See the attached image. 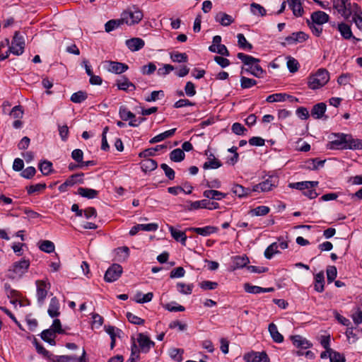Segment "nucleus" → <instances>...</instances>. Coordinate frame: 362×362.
<instances>
[{"label": "nucleus", "mask_w": 362, "mask_h": 362, "mask_svg": "<svg viewBox=\"0 0 362 362\" xmlns=\"http://www.w3.org/2000/svg\"><path fill=\"white\" fill-rule=\"evenodd\" d=\"M334 139L327 144L329 149H361L362 140L353 139L351 135L338 134L334 135Z\"/></svg>", "instance_id": "1"}, {"label": "nucleus", "mask_w": 362, "mask_h": 362, "mask_svg": "<svg viewBox=\"0 0 362 362\" xmlns=\"http://www.w3.org/2000/svg\"><path fill=\"white\" fill-rule=\"evenodd\" d=\"M237 57L245 66H247V68L244 69L246 72L257 78H262L263 76L265 71L259 65V62H260L259 59L242 52L238 53Z\"/></svg>", "instance_id": "2"}, {"label": "nucleus", "mask_w": 362, "mask_h": 362, "mask_svg": "<svg viewBox=\"0 0 362 362\" xmlns=\"http://www.w3.org/2000/svg\"><path fill=\"white\" fill-rule=\"evenodd\" d=\"M329 80V74L325 69H319L308 77V86L312 90L319 89L326 85Z\"/></svg>", "instance_id": "3"}, {"label": "nucleus", "mask_w": 362, "mask_h": 362, "mask_svg": "<svg viewBox=\"0 0 362 362\" xmlns=\"http://www.w3.org/2000/svg\"><path fill=\"white\" fill-rule=\"evenodd\" d=\"M334 8L344 18H349L352 14L360 11L357 4H351L350 0H333Z\"/></svg>", "instance_id": "4"}, {"label": "nucleus", "mask_w": 362, "mask_h": 362, "mask_svg": "<svg viewBox=\"0 0 362 362\" xmlns=\"http://www.w3.org/2000/svg\"><path fill=\"white\" fill-rule=\"evenodd\" d=\"M134 11L127 9L121 14V20L123 23L128 25L138 24L143 18V13L138 8L134 7Z\"/></svg>", "instance_id": "5"}, {"label": "nucleus", "mask_w": 362, "mask_h": 362, "mask_svg": "<svg viewBox=\"0 0 362 362\" xmlns=\"http://www.w3.org/2000/svg\"><path fill=\"white\" fill-rule=\"evenodd\" d=\"M30 266L29 260L21 259L13 264L8 269V276L10 279L21 278L25 272H27Z\"/></svg>", "instance_id": "6"}, {"label": "nucleus", "mask_w": 362, "mask_h": 362, "mask_svg": "<svg viewBox=\"0 0 362 362\" xmlns=\"http://www.w3.org/2000/svg\"><path fill=\"white\" fill-rule=\"evenodd\" d=\"M37 287V300L40 306L45 303L48 291L50 289V284L44 280H37L35 282Z\"/></svg>", "instance_id": "7"}, {"label": "nucleus", "mask_w": 362, "mask_h": 362, "mask_svg": "<svg viewBox=\"0 0 362 362\" xmlns=\"http://www.w3.org/2000/svg\"><path fill=\"white\" fill-rule=\"evenodd\" d=\"M189 206L188 210H197L199 209H206L209 210L217 209L220 208L219 204L216 202H210L208 199H202L200 201L189 202Z\"/></svg>", "instance_id": "8"}, {"label": "nucleus", "mask_w": 362, "mask_h": 362, "mask_svg": "<svg viewBox=\"0 0 362 362\" xmlns=\"http://www.w3.org/2000/svg\"><path fill=\"white\" fill-rule=\"evenodd\" d=\"M25 42L23 37L19 35L18 32H16L13 36L11 45L9 47L10 52L19 56L24 52Z\"/></svg>", "instance_id": "9"}, {"label": "nucleus", "mask_w": 362, "mask_h": 362, "mask_svg": "<svg viewBox=\"0 0 362 362\" xmlns=\"http://www.w3.org/2000/svg\"><path fill=\"white\" fill-rule=\"evenodd\" d=\"M123 272L122 267L118 264H113L106 271L104 279L107 282H114L117 280Z\"/></svg>", "instance_id": "10"}, {"label": "nucleus", "mask_w": 362, "mask_h": 362, "mask_svg": "<svg viewBox=\"0 0 362 362\" xmlns=\"http://www.w3.org/2000/svg\"><path fill=\"white\" fill-rule=\"evenodd\" d=\"M83 175L84 174L82 173L71 175L64 183H62L59 187V190L61 192H64L67 191L69 187H72L77 183H83Z\"/></svg>", "instance_id": "11"}, {"label": "nucleus", "mask_w": 362, "mask_h": 362, "mask_svg": "<svg viewBox=\"0 0 362 362\" xmlns=\"http://www.w3.org/2000/svg\"><path fill=\"white\" fill-rule=\"evenodd\" d=\"M137 342L139 346V353H148L151 347L154 346V341H151L150 338L143 333H139L137 335Z\"/></svg>", "instance_id": "12"}, {"label": "nucleus", "mask_w": 362, "mask_h": 362, "mask_svg": "<svg viewBox=\"0 0 362 362\" xmlns=\"http://www.w3.org/2000/svg\"><path fill=\"white\" fill-rule=\"evenodd\" d=\"M276 187V178L270 177L265 181L256 185L252 188V192H269Z\"/></svg>", "instance_id": "13"}, {"label": "nucleus", "mask_w": 362, "mask_h": 362, "mask_svg": "<svg viewBox=\"0 0 362 362\" xmlns=\"http://www.w3.org/2000/svg\"><path fill=\"white\" fill-rule=\"evenodd\" d=\"M308 38V35L304 32L293 33L291 35L285 37V42H281L283 46L286 45H293L305 42Z\"/></svg>", "instance_id": "14"}, {"label": "nucleus", "mask_w": 362, "mask_h": 362, "mask_svg": "<svg viewBox=\"0 0 362 362\" xmlns=\"http://www.w3.org/2000/svg\"><path fill=\"white\" fill-rule=\"evenodd\" d=\"M86 351L83 349L81 356L80 357H77L74 355L57 356L54 360V362H86Z\"/></svg>", "instance_id": "15"}, {"label": "nucleus", "mask_w": 362, "mask_h": 362, "mask_svg": "<svg viewBox=\"0 0 362 362\" xmlns=\"http://www.w3.org/2000/svg\"><path fill=\"white\" fill-rule=\"evenodd\" d=\"M107 63L108 64L107 70L116 74H122L129 69L126 64L122 62L108 61Z\"/></svg>", "instance_id": "16"}, {"label": "nucleus", "mask_w": 362, "mask_h": 362, "mask_svg": "<svg viewBox=\"0 0 362 362\" xmlns=\"http://www.w3.org/2000/svg\"><path fill=\"white\" fill-rule=\"evenodd\" d=\"M158 228L157 223H148V224H137L133 226L129 230L130 235H135L139 230L144 231H156Z\"/></svg>", "instance_id": "17"}, {"label": "nucleus", "mask_w": 362, "mask_h": 362, "mask_svg": "<svg viewBox=\"0 0 362 362\" xmlns=\"http://www.w3.org/2000/svg\"><path fill=\"white\" fill-rule=\"evenodd\" d=\"M317 185V181H303L290 183L288 187L292 189H296L305 192L307 189L315 187Z\"/></svg>", "instance_id": "18"}, {"label": "nucleus", "mask_w": 362, "mask_h": 362, "mask_svg": "<svg viewBox=\"0 0 362 362\" xmlns=\"http://www.w3.org/2000/svg\"><path fill=\"white\" fill-rule=\"evenodd\" d=\"M125 45L132 52H136L144 47L145 42L141 38L132 37L127 40Z\"/></svg>", "instance_id": "19"}, {"label": "nucleus", "mask_w": 362, "mask_h": 362, "mask_svg": "<svg viewBox=\"0 0 362 362\" xmlns=\"http://www.w3.org/2000/svg\"><path fill=\"white\" fill-rule=\"evenodd\" d=\"M291 339L295 346L300 349H309L313 346V344L300 335L291 336Z\"/></svg>", "instance_id": "20"}, {"label": "nucleus", "mask_w": 362, "mask_h": 362, "mask_svg": "<svg viewBox=\"0 0 362 362\" xmlns=\"http://www.w3.org/2000/svg\"><path fill=\"white\" fill-rule=\"evenodd\" d=\"M187 230L192 231L202 236H208L218 231V228L212 226H207L203 228H189Z\"/></svg>", "instance_id": "21"}, {"label": "nucleus", "mask_w": 362, "mask_h": 362, "mask_svg": "<svg viewBox=\"0 0 362 362\" xmlns=\"http://www.w3.org/2000/svg\"><path fill=\"white\" fill-rule=\"evenodd\" d=\"M169 231L172 237L177 242H180L183 246L186 245L187 235L184 231L177 230L173 226H168Z\"/></svg>", "instance_id": "22"}, {"label": "nucleus", "mask_w": 362, "mask_h": 362, "mask_svg": "<svg viewBox=\"0 0 362 362\" xmlns=\"http://www.w3.org/2000/svg\"><path fill=\"white\" fill-rule=\"evenodd\" d=\"M338 30L344 39L349 40L353 38L355 41H359L358 38L353 36L351 27L346 23H341L338 24Z\"/></svg>", "instance_id": "23"}, {"label": "nucleus", "mask_w": 362, "mask_h": 362, "mask_svg": "<svg viewBox=\"0 0 362 362\" xmlns=\"http://www.w3.org/2000/svg\"><path fill=\"white\" fill-rule=\"evenodd\" d=\"M329 18V15L321 11L313 12L311 15L313 23L317 25H322L327 23Z\"/></svg>", "instance_id": "24"}, {"label": "nucleus", "mask_w": 362, "mask_h": 362, "mask_svg": "<svg viewBox=\"0 0 362 362\" xmlns=\"http://www.w3.org/2000/svg\"><path fill=\"white\" fill-rule=\"evenodd\" d=\"M59 309V300L56 296L51 298L49 308L47 310L48 315L51 317H56L60 315Z\"/></svg>", "instance_id": "25"}, {"label": "nucleus", "mask_w": 362, "mask_h": 362, "mask_svg": "<svg viewBox=\"0 0 362 362\" xmlns=\"http://www.w3.org/2000/svg\"><path fill=\"white\" fill-rule=\"evenodd\" d=\"M326 108V104L324 103L315 105L311 110V116L315 119H321L325 113Z\"/></svg>", "instance_id": "26"}, {"label": "nucleus", "mask_w": 362, "mask_h": 362, "mask_svg": "<svg viewBox=\"0 0 362 362\" xmlns=\"http://www.w3.org/2000/svg\"><path fill=\"white\" fill-rule=\"evenodd\" d=\"M221 165V162L218 159L216 158L213 153H210L208 157V160L203 165V168L204 170L217 169Z\"/></svg>", "instance_id": "27"}, {"label": "nucleus", "mask_w": 362, "mask_h": 362, "mask_svg": "<svg viewBox=\"0 0 362 362\" xmlns=\"http://www.w3.org/2000/svg\"><path fill=\"white\" fill-rule=\"evenodd\" d=\"M288 6L292 10L294 16L298 17L303 14V8L302 7L301 0H287Z\"/></svg>", "instance_id": "28"}, {"label": "nucleus", "mask_w": 362, "mask_h": 362, "mask_svg": "<svg viewBox=\"0 0 362 362\" xmlns=\"http://www.w3.org/2000/svg\"><path fill=\"white\" fill-rule=\"evenodd\" d=\"M244 288L247 293L255 294L259 293L272 292L274 291V288L272 287L262 288L258 286H252L249 284H245Z\"/></svg>", "instance_id": "29"}, {"label": "nucleus", "mask_w": 362, "mask_h": 362, "mask_svg": "<svg viewBox=\"0 0 362 362\" xmlns=\"http://www.w3.org/2000/svg\"><path fill=\"white\" fill-rule=\"evenodd\" d=\"M268 330L274 341L276 343L283 342L284 337L279 332L277 327L274 323H270L269 325Z\"/></svg>", "instance_id": "30"}, {"label": "nucleus", "mask_w": 362, "mask_h": 362, "mask_svg": "<svg viewBox=\"0 0 362 362\" xmlns=\"http://www.w3.org/2000/svg\"><path fill=\"white\" fill-rule=\"evenodd\" d=\"M117 86L118 89L124 91H132L136 89L135 85L126 77H123L122 80H118L117 81Z\"/></svg>", "instance_id": "31"}, {"label": "nucleus", "mask_w": 362, "mask_h": 362, "mask_svg": "<svg viewBox=\"0 0 362 362\" xmlns=\"http://www.w3.org/2000/svg\"><path fill=\"white\" fill-rule=\"evenodd\" d=\"M231 191L238 197H243L250 195L252 192V189L250 188H245L240 185L235 184L233 185Z\"/></svg>", "instance_id": "32"}, {"label": "nucleus", "mask_w": 362, "mask_h": 362, "mask_svg": "<svg viewBox=\"0 0 362 362\" xmlns=\"http://www.w3.org/2000/svg\"><path fill=\"white\" fill-rule=\"evenodd\" d=\"M105 331L111 338L110 349H113L115 346L116 337H120V333L122 332L121 329H116L113 326H108L105 328Z\"/></svg>", "instance_id": "33"}, {"label": "nucleus", "mask_w": 362, "mask_h": 362, "mask_svg": "<svg viewBox=\"0 0 362 362\" xmlns=\"http://www.w3.org/2000/svg\"><path fill=\"white\" fill-rule=\"evenodd\" d=\"M203 195L206 199L214 200H221L227 196L226 194L214 189L205 190Z\"/></svg>", "instance_id": "34"}, {"label": "nucleus", "mask_w": 362, "mask_h": 362, "mask_svg": "<svg viewBox=\"0 0 362 362\" xmlns=\"http://www.w3.org/2000/svg\"><path fill=\"white\" fill-rule=\"evenodd\" d=\"M215 20L223 26L230 25L234 22V19L231 16L223 12L218 13L215 17Z\"/></svg>", "instance_id": "35"}, {"label": "nucleus", "mask_w": 362, "mask_h": 362, "mask_svg": "<svg viewBox=\"0 0 362 362\" xmlns=\"http://www.w3.org/2000/svg\"><path fill=\"white\" fill-rule=\"evenodd\" d=\"M233 270L243 268L250 262L246 255L235 256L233 257Z\"/></svg>", "instance_id": "36"}, {"label": "nucleus", "mask_w": 362, "mask_h": 362, "mask_svg": "<svg viewBox=\"0 0 362 362\" xmlns=\"http://www.w3.org/2000/svg\"><path fill=\"white\" fill-rule=\"evenodd\" d=\"M175 131H176L175 128L165 131V132H164L161 134H159L156 135V136L153 137L149 141V142L151 144H155V143L163 141L164 139L172 136L175 134Z\"/></svg>", "instance_id": "37"}, {"label": "nucleus", "mask_w": 362, "mask_h": 362, "mask_svg": "<svg viewBox=\"0 0 362 362\" xmlns=\"http://www.w3.org/2000/svg\"><path fill=\"white\" fill-rule=\"evenodd\" d=\"M315 290L319 293L324 291L325 276L323 272L317 273L315 276Z\"/></svg>", "instance_id": "38"}, {"label": "nucleus", "mask_w": 362, "mask_h": 362, "mask_svg": "<svg viewBox=\"0 0 362 362\" xmlns=\"http://www.w3.org/2000/svg\"><path fill=\"white\" fill-rule=\"evenodd\" d=\"M78 194L83 197L93 199L97 197L98 192L93 189L79 187L78 189Z\"/></svg>", "instance_id": "39"}, {"label": "nucleus", "mask_w": 362, "mask_h": 362, "mask_svg": "<svg viewBox=\"0 0 362 362\" xmlns=\"http://www.w3.org/2000/svg\"><path fill=\"white\" fill-rule=\"evenodd\" d=\"M55 332L54 331L47 329L41 333V338L45 341L49 343L50 345H55V341L53 339V337H55Z\"/></svg>", "instance_id": "40"}, {"label": "nucleus", "mask_w": 362, "mask_h": 362, "mask_svg": "<svg viewBox=\"0 0 362 362\" xmlns=\"http://www.w3.org/2000/svg\"><path fill=\"white\" fill-rule=\"evenodd\" d=\"M157 167V162L151 158H146L141 163V169L144 172L154 170Z\"/></svg>", "instance_id": "41"}, {"label": "nucleus", "mask_w": 362, "mask_h": 362, "mask_svg": "<svg viewBox=\"0 0 362 362\" xmlns=\"http://www.w3.org/2000/svg\"><path fill=\"white\" fill-rule=\"evenodd\" d=\"M132 346H131V356L126 362H136V360L139 358V349L136 346L135 339L132 337Z\"/></svg>", "instance_id": "42"}, {"label": "nucleus", "mask_w": 362, "mask_h": 362, "mask_svg": "<svg viewBox=\"0 0 362 362\" xmlns=\"http://www.w3.org/2000/svg\"><path fill=\"white\" fill-rule=\"evenodd\" d=\"M286 98H289L293 100V96L288 95L286 93H274L269 95L266 101L268 103L281 102L286 100Z\"/></svg>", "instance_id": "43"}, {"label": "nucleus", "mask_w": 362, "mask_h": 362, "mask_svg": "<svg viewBox=\"0 0 362 362\" xmlns=\"http://www.w3.org/2000/svg\"><path fill=\"white\" fill-rule=\"evenodd\" d=\"M119 115L123 121L132 120L135 115L129 111L126 107L121 106L119 110Z\"/></svg>", "instance_id": "44"}, {"label": "nucleus", "mask_w": 362, "mask_h": 362, "mask_svg": "<svg viewBox=\"0 0 362 362\" xmlns=\"http://www.w3.org/2000/svg\"><path fill=\"white\" fill-rule=\"evenodd\" d=\"M185 153L180 148H175L170 153V158L174 162H180L185 159Z\"/></svg>", "instance_id": "45"}, {"label": "nucleus", "mask_w": 362, "mask_h": 362, "mask_svg": "<svg viewBox=\"0 0 362 362\" xmlns=\"http://www.w3.org/2000/svg\"><path fill=\"white\" fill-rule=\"evenodd\" d=\"M237 38H238V46L241 49H245V50H251L252 49L253 47H252V44H250V42H248L247 41V40L243 34H242V33L238 34Z\"/></svg>", "instance_id": "46"}, {"label": "nucleus", "mask_w": 362, "mask_h": 362, "mask_svg": "<svg viewBox=\"0 0 362 362\" xmlns=\"http://www.w3.org/2000/svg\"><path fill=\"white\" fill-rule=\"evenodd\" d=\"M88 98V95L86 92L79 90L73 93L71 96V101L74 103H81L86 100Z\"/></svg>", "instance_id": "47"}, {"label": "nucleus", "mask_w": 362, "mask_h": 362, "mask_svg": "<svg viewBox=\"0 0 362 362\" xmlns=\"http://www.w3.org/2000/svg\"><path fill=\"white\" fill-rule=\"evenodd\" d=\"M39 248L40 250L51 253L54 251V244L50 240H42L40 243Z\"/></svg>", "instance_id": "48"}, {"label": "nucleus", "mask_w": 362, "mask_h": 362, "mask_svg": "<svg viewBox=\"0 0 362 362\" xmlns=\"http://www.w3.org/2000/svg\"><path fill=\"white\" fill-rule=\"evenodd\" d=\"M279 245L276 243H272L269 246L267 247V249L264 251V257L270 259L272 258V257L275 255L279 253L278 250Z\"/></svg>", "instance_id": "49"}, {"label": "nucleus", "mask_w": 362, "mask_h": 362, "mask_svg": "<svg viewBox=\"0 0 362 362\" xmlns=\"http://www.w3.org/2000/svg\"><path fill=\"white\" fill-rule=\"evenodd\" d=\"M209 51L214 53H218L222 56H229V52L227 47L224 45H220L218 46L211 45L209 47Z\"/></svg>", "instance_id": "50"}, {"label": "nucleus", "mask_w": 362, "mask_h": 362, "mask_svg": "<svg viewBox=\"0 0 362 362\" xmlns=\"http://www.w3.org/2000/svg\"><path fill=\"white\" fill-rule=\"evenodd\" d=\"M117 255L118 257V260L125 261L128 259L129 256V249L127 246H123L117 248L116 250Z\"/></svg>", "instance_id": "51"}, {"label": "nucleus", "mask_w": 362, "mask_h": 362, "mask_svg": "<svg viewBox=\"0 0 362 362\" xmlns=\"http://www.w3.org/2000/svg\"><path fill=\"white\" fill-rule=\"evenodd\" d=\"M325 160H320L318 158H313L307 162L308 168L313 170H316L319 168L323 167Z\"/></svg>", "instance_id": "52"}, {"label": "nucleus", "mask_w": 362, "mask_h": 362, "mask_svg": "<svg viewBox=\"0 0 362 362\" xmlns=\"http://www.w3.org/2000/svg\"><path fill=\"white\" fill-rule=\"evenodd\" d=\"M170 59L174 62H187L188 57L186 53H180L178 52H174L170 53Z\"/></svg>", "instance_id": "53"}, {"label": "nucleus", "mask_w": 362, "mask_h": 362, "mask_svg": "<svg viewBox=\"0 0 362 362\" xmlns=\"http://www.w3.org/2000/svg\"><path fill=\"white\" fill-rule=\"evenodd\" d=\"M39 169L44 175H48L52 171V163L48 160H44L39 164Z\"/></svg>", "instance_id": "54"}, {"label": "nucleus", "mask_w": 362, "mask_h": 362, "mask_svg": "<svg viewBox=\"0 0 362 362\" xmlns=\"http://www.w3.org/2000/svg\"><path fill=\"white\" fill-rule=\"evenodd\" d=\"M122 21L120 19L116 20H110L107 21L105 25V29L107 33H109L116 28H117L121 24H122Z\"/></svg>", "instance_id": "55"}, {"label": "nucleus", "mask_w": 362, "mask_h": 362, "mask_svg": "<svg viewBox=\"0 0 362 362\" xmlns=\"http://www.w3.org/2000/svg\"><path fill=\"white\" fill-rule=\"evenodd\" d=\"M251 7V12L254 15H259L261 16H264L266 15V10L265 8L262 6L260 4L257 3H252L250 5Z\"/></svg>", "instance_id": "56"}, {"label": "nucleus", "mask_w": 362, "mask_h": 362, "mask_svg": "<svg viewBox=\"0 0 362 362\" xmlns=\"http://www.w3.org/2000/svg\"><path fill=\"white\" fill-rule=\"evenodd\" d=\"M257 84V81L252 78L242 76L240 78V86L242 88H250Z\"/></svg>", "instance_id": "57"}, {"label": "nucleus", "mask_w": 362, "mask_h": 362, "mask_svg": "<svg viewBox=\"0 0 362 362\" xmlns=\"http://www.w3.org/2000/svg\"><path fill=\"white\" fill-rule=\"evenodd\" d=\"M270 211V209L267 206H259L251 211V213L255 216H264L267 215Z\"/></svg>", "instance_id": "58"}, {"label": "nucleus", "mask_w": 362, "mask_h": 362, "mask_svg": "<svg viewBox=\"0 0 362 362\" xmlns=\"http://www.w3.org/2000/svg\"><path fill=\"white\" fill-rule=\"evenodd\" d=\"M164 308L170 312H182L185 310L184 306L180 305H176V303L175 302L167 303L164 305Z\"/></svg>", "instance_id": "59"}, {"label": "nucleus", "mask_w": 362, "mask_h": 362, "mask_svg": "<svg viewBox=\"0 0 362 362\" xmlns=\"http://www.w3.org/2000/svg\"><path fill=\"white\" fill-rule=\"evenodd\" d=\"M287 67L290 72L295 73L298 70L299 64L296 59L289 57L287 61Z\"/></svg>", "instance_id": "60"}, {"label": "nucleus", "mask_w": 362, "mask_h": 362, "mask_svg": "<svg viewBox=\"0 0 362 362\" xmlns=\"http://www.w3.org/2000/svg\"><path fill=\"white\" fill-rule=\"evenodd\" d=\"M327 278L329 283L332 282L337 277V271L334 266H329L327 268Z\"/></svg>", "instance_id": "61"}, {"label": "nucleus", "mask_w": 362, "mask_h": 362, "mask_svg": "<svg viewBox=\"0 0 362 362\" xmlns=\"http://www.w3.org/2000/svg\"><path fill=\"white\" fill-rule=\"evenodd\" d=\"M160 168L164 171L165 176L170 180L175 178V171L165 163H162Z\"/></svg>", "instance_id": "62"}, {"label": "nucleus", "mask_w": 362, "mask_h": 362, "mask_svg": "<svg viewBox=\"0 0 362 362\" xmlns=\"http://www.w3.org/2000/svg\"><path fill=\"white\" fill-rule=\"evenodd\" d=\"M183 354V350L180 349H172L170 350V357L177 361L178 362H181L182 360V354Z\"/></svg>", "instance_id": "63"}, {"label": "nucleus", "mask_w": 362, "mask_h": 362, "mask_svg": "<svg viewBox=\"0 0 362 362\" xmlns=\"http://www.w3.org/2000/svg\"><path fill=\"white\" fill-rule=\"evenodd\" d=\"M330 362H345L344 356L340 353L333 350L329 356Z\"/></svg>", "instance_id": "64"}]
</instances>
